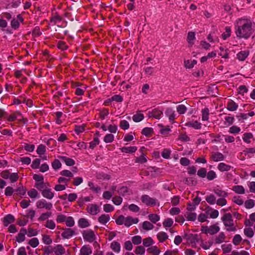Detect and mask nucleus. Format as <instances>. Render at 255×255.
I'll use <instances>...</instances> for the list:
<instances>
[{
  "label": "nucleus",
  "instance_id": "1",
  "mask_svg": "<svg viewBox=\"0 0 255 255\" xmlns=\"http://www.w3.org/2000/svg\"><path fill=\"white\" fill-rule=\"evenodd\" d=\"M235 33L238 38L248 39L253 33L252 22L249 19L241 18L235 22Z\"/></svg>",
  "mask_w": 255,
  "mask_h": 255
},
{
  "label": "nucleus",
  "instance_id": "2",
  "mask_svg": "<svg viewBox=\"0 0 255 255\" xmlns=\"http://www.w3.org/2000/svg\"><path fill=\"white\" fill-rule=\"evenodd\" d=\"M222 220L224 226L227 227L226 230L228 232H234L237 230L236 226L234 225V221L231 214L226 213L223 215Z\"/></svg>",
  "mask_w": 255,
  "mask_h": 255
},
{
  "label": "nucleus",
  "instance_id": "3",
  "mask_svg": "<svg viewBox=\"0 0 255 255\" xmlns=\"http://www.w3.org/2000/svg\"><path fill=\"white\" fill-rule=\"evenodd\" d=\"M220 228L218 223H216L210 226L202 227L201 231L205 234L214 235L220 231Z\"/></svg>",
  "mask_w": 255,
  "mask_h": 255
},
{
  "label": "nucleus",
  "instance_id": "4",
  "mask_svg": "<svg viewBox=\"0 0 255 255\" xmlns=\"http://www.w3.org/2000/svg\"><path fill=\"white\" fill-rule=\"evenodd\" d=\"M82 235L84 240L89 243L93 242L96 239L94 232L91 229L83 231Z\"/></svg>",
  "mask_w": 255,
  "mask_h": 255
},
{
  "label": "nucleus",
  "instance_id": "5",
  "mask_svg": "<svg viewBox=\"0 0 255 255\" xmlns=\"http://www.w3.org/2000/svg\"><path fill=\"white\" fill-rule=\"evenodd\" d=\"M36 206L38 209H45L47 210H50L52 207V204L50 202H48L44 199L38 200L36 203Z\"/></svg>",
  "mask_w": 255,
  "mask_h": 255
},
{
  "label": "nucleus",
  "instance_id": "6",
  "mask_svg": "<svg viewBox=\"0 0 255 255\" xmlns=\"http://www.w3.org/2000/svg\"><path fill=\"white\" fill-rule=\"evenodd\" d=\"M141 201L147 206H154L156 203V200L150 197L147 195H144L141 196Z\"/></svg>",
  "mask_w": 255,
  "mask_h": 255
},
{
  "label": "nucleus",
  "instance_id": "7",
  "mask_svg": "<svg viewBox=\"0 0 255 255\" xmlns=\"http://www.w3.org/2000/svg\"><path fill=\"white\" fill-rule=\"evenodd\" d=\"M162 115V111L159 110L158 109H154L151 111L149 112L147 114L148 118H152L156 119H160Z\"/></svg>",
  "mask_w": 255,
  "mask_h": 255
},
{
  "label": "nucleus",
  "instance_id": "8",
  "mask_svg": "<svg viewBox=\"0 0 255 255\" xmlns=\"http://www.w3.org/2000/svg\"><path fill=\"white\" fill-rule=\"evenodd\" d=\"M23 21V18L21 16L20 14H18L16 18H13L12 20L11 21V27L14 29H17L19 26V23L22 22Z\"/></svg>",
  "mask_w": 255,
  "mask_h": 255
},
{
  "label": "nucleus",
  "instance_id": "9",
  "mask_svg": "<svg viewBox=\"0 0 255 255\" xmlns=\"http://www.w3.org/2000/svg\"><path fill=\"white\" fill-rule=\"evenodd\" d=\"M76 234V232L74 230L70 228H66L64 229L61 236L63 239H69Z\"/></svg>",
  "mask_w": 255,
  "mask_h": 255
},
{
  "label": "nucleus",
  "instance_id": "10",
  "mask_svg": "<svg viewBox=\"0 0 255 255\" xmlns=\"http://www.w3.org/2000/svg\"><path fill=\"white\" fill-rule=\"evenodd\" d=\"M87 211L92 215H97L100 211L99 207L95 204H91L87 207Z\"/></svg>",
  "mask_w": 255,
  "mask_h": 255
},
{
  "label": "nucleus",
  "instance_id": "11",
  "mask_svg": "<svg viewBox=\"0 0 255 255\" xmlns=\"http://www.w3.org/2000/svg\"><path fill=\"white\" fill-rule=\"evenodd\" d=\"M92 253V249L88 245L82 246L80 251V255H91Z\"/></svg>",
  "mask_w": 255,
  "mask_h": 255
},
{
  "label": "nucleus",
  "instance_id": "12",
  "mask_svg": "<svg viewBox=\"0 0 255 255\" xmlns=\"http://www.w3.org/2000/svg\"><path fill=\"white\" fill-rule=\"evenodd\" d=\"M138 221V218H133L130 216H128L126 218L125 225L127 227H129L132 224H137Z\"/></svg>",
  "mask_w": 255,
  "mask_h": 255
},
{
  "label": "nucleus",
  "instance_id": "13",
  "mask_svg": "<svg viewBox=\"0 0 255 255\" xmlns=\"http://www.w3.org/2000/svg\"><path fill=\"white\" fill-rule=\"evenodd\" d=\"M41 194L43 197L50 200L54 196V194L52 192L51 189L47 187L43 191H42Z\"/></svg>",
  "mask_w": 255,
  "mask_h": 255
},
{
  "label": "nucleus",
  "instance_id": "14",
  "mask_svg": "<svg viewBox=\"0 0 255 255\" xmlns=\"http://www.w3.org/2000/svg\"><path fill=\"white\" fill-rule=\"evenodd\" d=\"M53 251L55 255H63L65 250L61 245H57L53 248Z\"/></svg>",
  "mask_w": 255,
  "mask_h": 255
},
{
  "label": "nucleus",
  "instance_id": "15",
  "mask_svg": "<svg viewBox=\"0 0 255 255\" xmlns=\"http://www.w3.org/2000/svg\"><path fill=\"white\" fill-rule=\"evenodd\" d=\"M213 192L219 197H227L228 196V193L223 190L219 186H217L213 189Z\"/></svg>",
  "mask_w": 255,
  "mask_h": 255
},
{
  "label": "nucleus",
  "instance_id": "16",
  "mask_svg": "<svg viewBox=\"0 0 255 255\" xmlns=\"http://www.w3.org/2000/svg\"><path fill=\"white\" fill-rule=\"evenodd\" d=\"M165 115L168 117L170 122L172 123L174 122V121L175 119L176 115L175 112L171 108H168L166 109Z\"/></svg>",
  "mask_w": 255,
  "mask_h": 255
},
{
  "label": "nucleus",
  "instance_id": "17",
  "mask_svg": "<svg viewBox=\"0 0 255 255\" xmlns=\"http://www.w3.org/2000/svg\"><path fill=\"white\" fill-rule=\"evenodd\" d=\"M185 126L188 127H192L196 129H199L201 128V124L197 121L188 122L185 124Z\"/></svg>",
  "mask_w": 255,
  "mask_h": 255
},
{
  "label": "nucleus",
  "instance_id": "18",
  "mask_svg": "<svg viewBox=\"0 0 255 255\" xmlns=\"http://www.w3.org/2000/svg\"><path fill=\"white\" fill-rule=\"evenodd\" d=\"M27 233V231L24 228L20 230V233H18L16 237V241L18 243H21L25 240V235Z\"/></svg>",
  "mask_w": 255,
  "mask_h": 255
},
{
  "label": "nucleus",
  "instance_id": "19",
  "mask_svg": "<svg viewBox=\"0 0 255 255\" xmlns=\"http://www.w3.org/2000/svg\"><path fill=\"white\" fill-rule=\"evenodd\" d=\"M212 160L215 162L223 160L224 156L220 152L213 153L211 156Z\"/></svg>",
  "mask_w": 255,
  "mask_h": 255
},
{
  "label": "nucleus",
  "instance_id": "20",
  "mask_svg": "<svg viewBox=\"0 0 255 255\" xmlns=\"http://www.w3.org/2000/svg\"><path fill=\"white\" fill-rule=\"evenodd\" d=\"M78 224L79 227L85 228L90 226V224L89 221L85 218H80L78 221Z\"/></svg>",
  "mask_w": 255,
  "mask_h": 255
},
{
  "label": "nucleus",
  "instance_id": "21",
  "mask_svg": "<svg viewBox=\"0 0 255 255\" xmlns=\"http://www.w3.org/2000/svg\"><path fill=\"white\" fill-rule=\"evenodd\" d=\"M226 236L223 232H221L217 236L215 237L214 239L215 243L216 244H220L225 241Z\"/></svg>",
  "mask_w": 255,
  "mask_h": 255
},
{
  "label": "nucleus",
  "instance_id": "22",
  "mask_svg": "<svg viewBox=\"0 0 255 255\" xmlns=\"http://www.w3.org/2000/svg\"><path fill=\"white\" fill-rule=\"evenodd\" d=\"M110 220V215L108 214H102L98 218V221L102 224L105 225Z\"/></svg>",
  "mask_w": 255,
  "mask_h": 255
},
{
  "label": "nucleus",
  "instance_id": "23",
  "mask_svg": "<svg viewBox=\"0 0 255 255\" xmlns=\"http://www.w3.org/2000/svg\"><path fill=\"white\" fill-rule=\"evenodd\" d=\"M157 238L160 243H163L168 238L167 234L164 232H160L157 234Z\"/></svg>",
  "mask_w": 255,
  "mask_h": 255
},
{
  "label": "nucleus",
  "instance_id": "24",
  "mask_svg": "<svg viewBox=\"0 0 255 255\" xmlns=\"http://www.w3.org/2000/svg\"><path fill=\"white\" fill-rule=\"evenodd\" d=\"M14 221V217L11 214L6 215L3 219V224L5 226H7L9 224Z\"/></svg>",
  "mask_w": 255,
  "mask_h": 255
},
{
  "label": "nucleus",
  "instance_id": "25",
  "mask_svg": "<svg viewBox=\"0 0 255 255\" xmlns=\"http://www.w3.org/2000/svg\"><path fill=\"white\" fill-rule=\"evenodd\" d=\"M47 186H49V184L48 183H44V181L40 183L37 182V183H35L34 185V187L41 193L42 191H43L47 187Z\"/></svg>",
  "mask_w": 255,
  "mask_h": 255
},
{
  "label": "nucleus",
  "instance_id": "26",
  "mask_svg": "<svg viewBox=\"0 0 255 255\" xmlns=\"http://www.w3.org/2000/svg\"><path fill=\"white\" fill-rule=\"evenodd\" d=\"M59 158L64 161L67 166H72L75 164V161L72 158L63 156H60Z\"/></svg>",
  "mask_w": 255,
  "mask_h": 255
},
{
  "label": "nucleus",
  "instance_id": "27",
  "mask_svg": "<svg viewBox=\"0 0 255 255\" xmlns=\"http://www.w3.org/2000/svg\"><path fill=\"white\" fill-rule=\"evenodd\" d=\"M195 39V33L192 31L189 32L187 37V40L190 46H192L194 44V40Z\"/></svg>",
  "mask_w": 255,
  "mask_h": 255
},
{
  "label": "nucleus",
  "instance_id": "28",
  "mask_svg": "<svg viewBox=\"0 0 255 255\" xmlns=\"http://www.w3.org/2000/svg\"><path fill=\"white\" fill-rule=\"evenodd\" d=\"M232 167L225 164V163H220L218 165V169L222 172L228 171L231 169Z\"/></svg>",
  "mask_w": 255,
  "mask_h": 255
},
{
  "label": "nucleus",
  "instance_id": "29",
  "mask_svg": "<svg viewBox=\"0 0 255 255\" xmlns=\"http://www.w3.org/2000/svg\"><path fill=\"white\" fill-rule=\"evenodd\" d=\"M121 150L124 153H132L137 150V147L136 146L123 147Z\"/></svg>",
  "mask_w": 255,
  "mask_h": 255
},
{
  "label": "nucleus",
  "instance_id": "30",
  "mask_svg": "<svg viewBox=\"0 0 255 255\" xmlns=\"http://www.w3.org/2000/svg\"><path fill=\"white\" fill-rule=\"evenodd\" d=\"M96 176L97 179L102 180H109L111 178L110 175L103 172H97Z\"/></svg>",
  "mask_w": 255,
  "mask_h": 255
},
{
  "label": "nucleus",
  "instance_id": "31",
  "mask_svg": "<svg viewBox=\"0 0 255 255\" xmlns=\"http://www.w3.org/2000/svg\"><path fill=\"white\" fill-rule=\"evenodd\" d=\"M238 108V105L233 100H230L227 104V108L230 111H235Z\"/></svg>",
  "mask_w": 255,
  "mask_h": 255
},
{
  "label": "nucleus",
  "instance_id": "32",
  "mask_svg": "<svg viewBox=\"0 0 255 255\" xmlns=\"http://www.w3.org/2000/svg\"><path fill=\"white\" fill-rule=\"evenodd\" d=\"M232 189L233 191L237 194H243L245 192L244 187L241 185L234 186Z\"/></svg>",
  "mask_w": 255,
  "mask_h": 255
},
{
  "label": "nucleus",
  "instance_id": "33",
  "mask_svg": "<svg viewBox=\"0 0 255 255\" xmlns=\"http://www.w3.org/2000/svg\"><path fill=\"white\" fill-rule=\"evenodd\" d=\"M249 55V52L247 51H242L237 54V58L240 61H244Z\"/></svg>",
  "mask_w": 255,
  "mask_h": 255
},
{
  "label": "nucleus",
  "instance_id": "34",
  "mask_svg": "<svg viewBox=\"0 0 255 255\" xmlns=\"http://www.w3.org/2000/svg\"><path fill=\"white\" fill-rule=\"evenodd\" d=\"M111 248L116 253H119L121 251L120 244L116 241L112 242L111 244Z\"/></svg>",
  "mask_w": 255,
  "mask_h": 255
},
{
  "label": "nucleus",
  "instance_id": "35",
  "mask_svg": "<svg viewBox=\"0 0 255 255\" xmlns=\"http://www.w3.org/2000/svg\"><path fill=\"white\" fill-rule=\"evenodd\" d=\"M197 64V61L196 60H185L184 61V66L186 68L191 69L194 66Z\"/></svg>",
  "mask_w": 255,
  "mask_h": 255
},
{
  "label": "nucleus",
  "instance_id": "36",
  "mask_svg": "<svg viewBox=\"0 0 255 255\" xmlns=\"http://www.w3.org/2000/svg\"><path fill=\"white\" fill-rule=\"evenodd\" d=\"M206 201L210 205H214L216 203V198L213 194H210L206 197Z\"/></svg>",
  "mask_w": 255,
  "mask_h": 255
},
{
  "label": "nucleus",
  "instance_id": "37",
  "mask_svg": "<svg viewBox=\"0 0 255 255\" xmlns=\"http://www.w3.org/2000/svg\"><path fill=\"white\" fill-rule=\"evenodd\" d=\"M186 218L188 221H194L197 218V215L195 213L193 212H186Z\"/></svg>",
  "mask_w": 255,
  "mask_h": 255
},
{
  "label": "nucleus",
  "instance_id": "38",
  "mask_svg": "<svg viewBox=\"0 0 255 255\" xmlns=\"http://www.w3.org/2000/svg\"><path fill=\"white\" fill-rule=\"evenodd\" d=\"M209 109L208 108H204L202 110V120L203 121H207L209 119Z\"/></svg>",
  "mask_w": 255,
  "mask_h": 255
},
{
  "label": "nucleus",
  "instance_id": "39",
  "mask_svg": "<svg viewBox=\"0 0 255 255\" xmlns=\"http://www.w3.org/2000/svg\"><path fill=\"white\" fill-rule=\"evenodd\" d=\"M27 194L31 198H36L39 197V193L35 189H32L28 191Z\"/></svg>",
  "mask_w": 255,
  "mask_h": 255
},
{
  "label": "nucleus",
  "instance_id": "40",
  "mask_svg": "<svg viewBox=\"0 0 255 255\" xmlns=\"http://www.w3.org/2000/svg\"><path fill=\"white\" fill-rule=\"evenodd\" d=\"M253 137V134L250 132H247L244 134L243 139V140L247 143H250L251 140L250 139Z\"/></svg>",
  "mask_w": 255,
  "mask_h": 255
},
{
  "label": "nucleus",
  "instance_id": "41",
  "mask_svg": "<svg viewBox=\"0 0 255 255\" xmlns=\"http://www.w3.org/2000/svg\"><path fill=\"white\" fill-rule=\"evenodd\" d=\"M153 244V241L151 237L145 238L143 240V245L144 247H148Z\"/></svg>",
  "mask_w": 255,
  "mask_h": 255
},
{
  "label": "nucleus",
  "instance_id": "42",
  "mask_svg": "<svg viewBox=\"0 0 255 255\" xmlns=\"http://www.w3.org/2000/svg\"><path fill=\"white\" fill-rule=\"evenodd\" d=\"M244 233L245 235L249 238H252L254 235V231L251 228H245L244 230Z\"/></svg>",
  "mask_w": 255,
  "mask_h": 255
},
{
  "label": "nucleus",
  "instance_id": "43",
  "mask_svg": "<svg viewBox=\"0 0 255 255\" xmlns=\"http://www.w3.org/2000/svg\"><path fill=\"white\" fill-rule=\"evenodd\" d=\"M154 226L148 221H144L142 224V228L146 231L152 230Z\"/></svg>",
  "mask_w": 255,
  "mask_h": 255
},
{
  "label": "nucleus",
  "instance_id": "44",
  "mask_svg": "<svg viewBox=\"0 0 255 255\" xmlns=\"http://www.w3.org/2000/svg\"><path fill=\"white\" fill-rule=\"evenodd\" d=\"M231 29L230 27H225V32L222 35V38L224 40H226L227 38L231 36Z\"/></svg>",
  "mask_w": 255,
  "mask_h": 255
},
{
  "label": "nucleus",
  "instance_id": "45",
  "mask_svg": "<svg viewBox=\"0 0 255 255\" xmlns=\"http://www.w3.org/2000/svg\"><path fill=\"white\" fill-rule=\"evenodd\" d=\"M176 109L177 112L180 115L185 114L187 110L186 107L183 105H180L178 106Z\"/></svg>",
  "mask_w": 255,
  "mask_h": 255
},
{
  "label": "nucleus",
  "instance_id": "46",
  "mask_svg": "<svg viewBox=\"0 0 255 255\" xmlns=\"http://www.w3.org/2000/svg\"><path fill=\"white\" fill-rule=\"evenodd\" d=\"M241 131V128L236 126H233L230 128L229 132L230 133L236 134L239 133Z\"/></svg>",
  "mask_w": 255,
  "mask_h": 255
},
{
  "label": "nucleus",
  "instance_id": "47",
  "mask_svg": "<svg viewBox=\"0 0 255 255\" xmlns=\"http://www.w3.org/2000/svg\"><path fill=\"white\" fill-rule=\"evenodd\" d=\"M152 133L153 128H145L141 131V133L146 136H150Z\"/></svg>",
  "mask_w": 255,
  "mask_h": 255
},
{
  "label": "nucleus",
  "instance_id": "48",
  "mask_svg": "<svg viewBox=\"0 0 255 255\" xmlns=\"http://www.w3.org/2000/svg\"><path fill=\"white\" fill-rule=\"evenodd\" d=\"M144 118L143 115L140 113H137L132 117V120L135 122H139Z\"/></svg>",
  "mask_w": 255,
  "mask_h": 255
},
{
  "label": "nucleus",
  "instance_id": "49",
  "mask_svg": "<svg viewBox=\"0 0 255 255\" xmlns=\"http://www.w3.org/2000/svg\"><path fill=\"white\" fill-rule=\"evenodd\" d=\"M114 136L112 133H108V134H106L104 138V141L106 143L112 142L114 141Z\"/></svg>",
  "mask_w": 255,
  "mask_h": 255
},
{
  "label": "nucleus",
  "instance_id": "50",
  "mask_svg": "<svg viewBox=\"0 0 255 255\" xmlns=\"http://www.w3.org/2000/svg\"><path fill=\"white\" fill-rule=\"evenodd\" d=\"M39 240L36 238H33L28 242V244L32 248H36L39 245Z\"/></svg>",
  "mask_w": 255,
  "mask_h": 255
},
{
  "label": "nucleus",
  "instance_id": "51",
  "mask_svg": "<svg viewBox=\"0 0 255 255\" xmlns=\"http://www.w3.org/2000/svg\"><path fill=\"white\" fill-rule=\"evenodd\" d=\"M46 151L45 146L43 144H40L36 150L37 153L41 157L42 154H44Z\"/></svg>",
  "mask_w": 255,
  "mask_h": 255
},
{
  "label": "nucleus",
  "instance_id": "52",
  "mask_svg": "<svg viewBox=\"0 0 255 255\" xmlns=\"http://www.w3.org/2000/svg\"><path fill=\"white\" fill-rule=\"evenodd\" d=\"M148 252L154 255H158L160 253L159 250L156 247L153 246L148 249Z\"/></svg>",
  "mask_w": 255,
  "mask_h": 255
},
{
  "label": "nucleus",
  "instance_id": "53",
  "mask_svg": "<svg viewBox=\"0 0 255 255\" xmlns=\"http://www.w3.org/2000/svg\"><path fill=\"white\" fill-rule=\"evenodd\" d=\"M65 222L67 227H71L75 225V221L72 217H66Z\"/></svg>",
  "mask_w": 255,
  "mask_h": 255
},
{
  "label": "nucleus",
  "instance_id": "54",
  "mask_svg": "<svg viewBox=\"0 0 255 255\" xmlns=\"http://www.w3.org/2000/svg\"><path fill=\"white\" fill-rule=\"evenodd\" d=\"M61 17L56 13L55 15L52 16L50 21L51 23H53L55 24L57 22L61 21Z\"/></svg>",
  "mask_w": 255,
  "mask_h": 255
},
{
  "label": "nucleus",
  "instance_id": "55",
  "mask_svg": "<svg viewBox=\"0 0 255 255\" xmlns=\"http://www.w3.org/2000/svg\"><path fill=\"white\" fill-rule=\"evenodd\" d=\"M220 52L219 54L222 57L225 59H227L229 57V54L227 50L224 49L222 47H220Z\"/></svg>",
  "mask_w": 255,
  "mask_h": 255
},
{
  "label": "nucleus",
  "instance_id": "56",
  "mask_svg": "<svg viewBox=\"0 0 255 255\" xmlns=\"http://www.w3.org/2000/svg\"><path fill=\"white\" fill-rule=\"evenodd\" d=\"M242 240V238L241 236L240 235L237 234L233 238V243L235 246H238L240 244Z\"/></svg>",
  "mask_w": 255,
  "mask_h": 255
},
{
  "label": "nucleus",
  "instance_id": "57",
  "mask_svg": "<svg viewBox=\"0 0 255 255\" xmlns=\"http://www.w3.org/2000/svg\"><path fill=\"white\" fill-rule=\"evenodd\" d=\"M45 226L48 229L53 230L55 228L56 225L53 220H50L46 221Z\"/></svg>",
  "mask_w": 255,
  "mask_h": 255
},
{
  "label": "nucleus",
  "instance_id": "58",
  "mask_svg": "<svg viewBox=\"0 0 255 255\" xmlns=\"http://www.w3.org/2000/svg\"><path fill=\"white\" fill-rule=\"evenodd\" d=\"M132 243L134 245H138L142 242V238L140 236H135L132 238Z\"/></svg>",
  "mask_w": 255,
  "mask_h": 255
},
{
  "label": "nucleus",
  "instance_id": "59",
  "mask_svg": "<svg viewBox=\"0 0 255 255\" xmlns=\"http://www.w3.org/2000/svg\"><path fill=\"white\" fill-rule=\"evenodd\" d=\"M51 216V212H46L44 213H42L38 218V221H45L48 218Z\"/></svg>",
  "mask_w": 255,
  "mask_h": 255
},
{
  "label": "nucleus",
  "instance_id": "60",
  "mask_svg": "<svg viewBox=\"0 0 255 255\" xmlns=\"http://www.w3.org/2000/svg\"><path fill=\"white\" fill-rule=\"evenodd\" d=\"M52 166L54 170H56L61 168V163L59 160L56 159L52 163Z\"/></svg>",
  "mask_w": 255,
  "mask_h": 255
},
{
  "label": "nucleus",
  "instance_id": "61",
  "mask_svg": "<svg viewBox=\"0 0 255 255\" xmlns=\"http://www.w3.org/2000/svg\"><path fill=\"white\" fill-rule=\"evenodd\" d=\"M148 218L151 222L154 224L158 222L160 219L159 216L157 214H150L148 216Z\"/></svg>",
  "mask_w": 255,
  "mask_h": 255
},
{
  "label": "nucleus",
  "instance_id": "62",
  "mask_svg": "<svg viewBox=\"0 0 255 255\" xmlns=\"http://www.w3.org/2000/svg\"><path fill=\"white\" fill-rule=\"evenodd\" d=\"M100 143V140L98 137H95L94 140L90 142V146L89 147L91 149H93L95 147H96L97 145H98Z\"/></svg>",
  "mask_w": 255,
  "mask_h": 255
},
{
  "label": "nucleus",
  "instance_id": "63",
  "mask_svg": "<svg viewBox=\"0 0 255 255\" xmlns=\"http://www.w3.org/2000/svg\"><path fill=\"white\" fill-rule=\"evenodd\" d=\"M88 186L90 189L93 191L98 193L101 190V188L98 186H95L94 184L92 182L88 183Z\"/></svg>",
  "mask_w": 255,
  "mask_h": 255
},
{
  "label": "nucleus",
  "instance_id": "64",
  "mask_svg": "<svg viewBox=\"0 0 255 255\" xmlns=\"http://www.w3.org/2000/svg\"><path fill=\"white\" fill-rule=\"evenodd\" d=\"M173 224V221L171 218H167L165 219L163 222V226L164 227H170Z\"/></svg>",
  "mask_w": 255,
  "mask_h": 255
}]
</instances>
